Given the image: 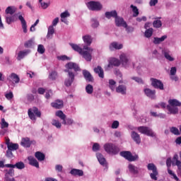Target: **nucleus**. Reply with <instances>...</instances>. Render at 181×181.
I'll return each mask as SVG.
<instances>
[{"mask_svg":"<svg viewBox=\"0 0 181 181\" xmlns=\"http://www.w3.org/2000/svg\"><path fill=\"white\" fill-rule=\"evenodd\" d=\"M35 157L40 162H42V161L45 160V159L46 158V156L45 155V153H42L40 151L35 152Z\"/></svg>","mask_w":181,"mask_h":181,"instance_id":"a878e982","label":"nucleus"},{"mask_svg":"<svg viewBox=\"0 0 181 181\" xmlns=\"http://www.w3.org/2000/svg\"><path fill=\"white\" fill-rule=\"evenodd\" d=\"M122 47H124L122 44H118V42H112L109 46V49L111 51L114 50V49H115L116 50H119L122 49Z\"/></svg>","mask_w":181,"mask_h":181,"instance_id":"6ab92c4d","label":"nucleus"},{"mask_svg":"<svg viewBox=\"0 0 181 181\" xmlns=\"http://www.w3.org/2000/svg\"><path fill=\"white\" fill-rule=\"evenodd\" d=\"M130 8H132V9L134 18H136V16H138V15H139V10L138 9V7L132 4L130 6Z\"/></svg>","mask_w":181,"mask_h":181,"instance_id":"58836bf2","label":"nucleus"},{"mask_svg":"<svg viewBox=\"0 0 181 181\" xmlns=\"http://www.w3.org/2000/svg\"><path fill=\"white\" fill-rule=\"evenodd\" d=\"M53 35H54V27H53V25H49L47 35V39H52L53 37Z\"/></svg>","mask_w":181,"mask_h":181,"instance_id":"7c9ffc66","label":"nucleus"},{"mask_svg":"<svg viewBox=\"0 0 181 181\" xmlns=\"http://www.w3.org/2000/svg\"><path fill=\"white\" fill-rule=\"evenodd\" d=\"M18 19L21 21L23 33H28V24H26V21L22 15L18 16Z\"/></svg>","mask_w":181,"mask_h":181,"instance_id":"f3484780","label":"nucleus"},{"mask_svg":"<svg viewBox=\"0 0 181 181\" xmlns=\"http://www.w3.org/2000/svg\"><path fill=\"white\" fill-rule=\"evenodd\" d=\"M168 104L169 105L166 106V103H161L160 105L162 108H167L170 114H177V112H179V108H177V107H181V103L179 100L177 99H170Z\"/></svg>","mask_w":181,"mask_h":181,"instance_id":"f03ea898","label":"nucleus"},{"mask_svg":"<svg viewBox=\"0 0 181 181\" xmlns=\"http://www.w3.org/2000/svg\"><path fill=\"white\" fill-rule=\"evenodd\" d=\"M132 80H134V81L139 83V84H144V81L139 77H132Z\"/></svg>","mask_w":181,"mask_h":181,"instance_id":"680f3d73","label":"nucleus"},{"mask_svg":"<svg viewBox=\"0 0 181 181\" xmlns=\"http://www.w3.org/2000/svg\"><path fill=\"white\" fill-rule=\"evenodd\" d=\"M152 35H153V28H152L146 29V30L144 33V36L146 37H151Z\"/></svg>","mask_w":181,"mask_h":181,"instance_id":"ea45409f","label":"nucleus"},{"mask_svg":"<svg viewBox=\"0 0 181 181\" xmlns=\"http://www.w3.org/2000/svg\"><path fill=\"white\" fill-rule=\"evenodd\" d=\"M66 69L64 70L65 73H68L67 77L64 81V86L66 87H71V86L74 83L76 78V73L77 71H81V69L78 66V64L74 62H69L65 65Z\"/></svg>","mask_w":181,"mask_h":181,"instance_id":"f257e3e1","label":"nucleus"},{"mask_svg":"<svg viewBox=\"0 0 181 181\" xmlns=\"http://www.w3.org/2000/svg\"><path fill=\"white\" fill-rule=\"evenodd\" d=\"M94 72L96 73V74H98L100 78H104V70L100 66L94 68Z\"/></svg>","mask_w":181,"mask_h":181,"instance_id":"5701e85b","label":"nucleus"},{"mask_svg":"<svg viewBox=\"0 0 181 181\" xmlns=\"http://www.w3.org/2000/svg\"><path fill=\"white\" fill-rule=\"evenodd\" d=\"M132 138L136 144H141V136L136 132H132Z\"/></svg>","mask_w":181,"mask_h":181,"instance_id":"393cba45","label":"nucleus"},{"mask_svg":"<svg viewBox=\"0 0 181 181\" xmlns=\"http://www.w3.org/2000/svg\"><path fill=\"white\" fill-rule=\"evenodd\" d=\"M21 145L23 148H30L31 145H36V141H30L29 137H23L21 139Z\"/></svg>","mask_w":181,"mask_h":181,"instance_id":"1a4fd4ad","label":"nucleus"},{"mask_svg":"<svg viewBox=\"0 0 181 181\" xmlns=\"http://www.w3.org/2000/svg\"><path fill=\"white\" fill-rule=\"evenodd\" d=\"M9 127V124L5 121L4 118L1 119V128L4 129V128H8Z\"/></svg>","mask_w":181,"mask_h":181,"instance_id":"864d4df0","label":"nucleus"},{"mask_svg":"<svg viewBox=\"0 0 181 181\" xmlns=\"http://www.w3.org/2000/svg\"><path fill=\"white\" fill-rule=\"evenodd\" d=\"M41 114H28L29 118L32 119V121H36L37 118H40Z\"/></svg>","mask_w":181,"mask_h":181,"instance_id":"49530a36","label":"nucleus"},{"mask_svg":"<svg viewBox=\"0 0 181 181\" xmlns=\"http://www.w3.org/2000/svg\"><path fill=\"white\" fill-rule=\"evenodd\" d=\"M29 54V50L20 51L18 54L17 60H22L25 56Z\"/></svg>","mask_w":181,"mask_h":181,"instance_id":"2f4dec72","label":"nucleus"},{"mask_svg":"<svg viewBox=\"0 0 181 181\" xmlns=\"http://www.w3.org/2000/svg\"><path fill=\"white\" fill-rule=\"evenodd\" d=\"M57 117L62 119L64 125H73L74 124V120L70 117L67 118L65 114H57Z\"/></svg>","mask_w":181,"mask_h":181,"instance_id":"9d476101","label":"nucleus"},{"mask_svg":"<svg viewBox=\"0 0 181 181\" xmlns=\"http://www.w3.org/2000/svg\"><path fill=\"white\" fill-rule=\"evenodd\" d=\"M16 12V8L15 7L8 6L5 10V13L6 15H13Z\"/></svg>","mask_w":181,"mask_h":181,"instance_id":"f704fd0d","label":"nucleus"},{"mask_svg":"<svg viewBox=\"0 0 181 181\" xmlns=\"http://www.w3.org/2000/svg\"><path fill=\"white\" fill-rule=\"evenodd\" d=\"M60 16H61V19H64L66 18H69V16H70V13H69V11H64L61 13Z\"/></svg>","mask_w":181,"mask_h":181,"instance_id":"e2e57ef3","label":"nucleus"},{"mask_svg":"<svg viewBox=\"0 0 181 181\" xmlns=\"http://www.w3.org/2000/svg\"><path fill=\"white\" fill-rule=\"evenodd\" d=\"M137 131L140 132V134H143L144 135H147V136H151L153 138L155 136V133L152 131V129L145 127V126H140L137 128Z\"/></svg>","mask_w":181,"mask_h":181,"instance_id":"423d86ee","label":"nucleus"},{"mask_svg":"<svg viewBox=\"0 0 181 181\" xmlns=\"http://www.w3.org/2000/svg\"><path fill=\"white\" fill-rule=\"evenodd\" d=\"M6 168H11L13 169L14 168H16L17 169H25V163L21 161L18 163H16L15 165L13 164H6Z\"/></svg>","mask_w":181,"mask_h":181,"instance_id":"2eb2a0df","label":"nucleus"},{"mask_svg":"<svg viewBox=\"0 0 181 181\" xmlns=\"http://www.w3.org/2000/svg\"><path fill=\"white\" fill-rule=\"evenodd\" d=\"M91 22H92L91 27L93 29H95V28H98V26L100 25V23H98V21L95 20V18H93L91 20Z\"/></svg>","mask_w":181,"mask_h":181,"instance_id":"3c124183","label":"nucleus"},{"mask_svg":"<svg viewBox=\"0 0 181 181\" xmlns=\"http://www.w3.org/2000/svg\"><path fill=\"white\" fill-rule=\"evenodd\" d=\"M119 127V122L115 120L112 122L111 127L112 129H117Z\"/></svg>","mask_w":181,"mask_h":181,"instance_id":"bf43d9fd","label":"nucleus"},{"mask_svg":"<svg viewBox=\"0 0 181 181\" xmlns=\"http://www.w3.org/2000/svg\"><path fill=\"white\" fill-rule=\"evenodd\" d=\"M115 25L117 28H124V26H127V22L124 20V18L117 16L115 19Z\"/></svg>","mask_w":181,"mask_h":181,"instance_id":"ddd939ff","label":"nucleus"},{"mask_svg":"<svg viewBox=\"0 0 181 181\" xmlns=\"http://www.w3.org/2000/svg\"><path fill=\"white\" fill-rule=\"evenodd\" d=\"M123 28L126 29V32H127V33H131V32H134V28L128 26L127 23H126V26H124Z\"/></svg>","mask_w":181,"mask_h":181,"instance_id":"052dcab7","label":"nucleus"},{"mask_svg":"<svg viewBox=\"0 0 181 181\" xmlns=\"http://www.w3.org/2000/svg\"><path fill=\"white\" fill-rule=\"evenodd\" d=\"M69 45L71 46V47H72L73 50H75V52H78V53H79V54L83 51V49L76 44L70 43Z\"/></svg>","mask_w":181,"mask_h":181,"instance_id":"4c0bfd02","label":"nucleus"},{"mask_svg":"<svg viewBox=\"0 0 181 181\" xmlns=\"http://www.w3.org/2000/svg\"><path fill=\"white\" fill-rule=\"evenodd\" d=\"M49 80H56L57 78V72L56 71H54L51 72L49 75Z\"/></svg>","mask_w":181,"mask_h":181,"instance_id":"09e8293b","label":"nucleus"},{"mask_svg":"<svg viewBox=\"0 0 181 181\" xmlns=\"http://www.w3.org/2000/svg\"><path fill=\"white\" fill-rule=\"evenodd\" d=\"M83 76L84 78L86 80V81H89V82L94 81V78L93 77L90 71L87 70H83Z\"/></svg>","mask_w":181,"mask_h":181,"instance_id":"aec40b11","label":"nucleus"},{"mask_svg":"<svg viewBox=\"0 0 181 181\" xmlns=\"http://www.w3.org/2000/svg\"><path fill=\"white\" fill-rule=\"evenodd\" d=\"M5 97L7 98V100H12L13 98V93L12 92L6 93Z\"/></svg>","mask_w":181,"mask_h":181,"instance_id":"338daca9","label":"nucleus"},{"mask_svg":"<svg viewBox=\"0 0 181 181\" xmlns=\"http://www.w3.org/2000/svg\"><path fill=\"white\" fill-rule=\"evenodd\" d=\"M86 91L88 94H93V86L90 84H88L86 87Z\"/></svg>","mask_w":181,"mask_h":181,"instance_id":"603ef678","label":"nucleus"},{"mask_svg":"<svg viewBox=\"0 0 181 181\" xmlns=\"http://www.w3.org/2000/svg\"><path fill=\"white\" fill-rule=\"evenodd\" d=\"M6 22L8 25H11L13 22H15V16H5Z\"/></svg>","mask_w":181,"mask_h":181,"instance_id":"e433bc0d","label":"nucleus"},{"mask_svg":"<svg viewBox=\"0 0 181 181\" xmlns=\"http://www.w3.org/2000/svg\"><path fill=\"white\" fill-rule=\"evenodd\" d=\"M42 1L43 0H39V2L41 5V8L42 9H47V8H49V6L50 5L49 3H45V2H42Z\"/></svg>","mask_w":181,"mask_h":181,"instance_id":"5fc2aeb1","label":"nucleus"},{"mask_svg":"<svg viewBox=\"0 0 181 181\" xmlns=\"http://www.w3.org/2000/svg\"><path fill=\"white\" fill-rule=\"evenodd\" d=\"M6 156L7 158H13V153H12V150H9L8 148L6 151Z\"/></svg>","mask_w":181,"mask_h":181,"instance_id":"69168bd1","label":"nucleus"},{"mask_svg":"<svg viewBox=\"0 0 181 181\" xmlns=\"http://www.w3.org/2000/svg\"><path fill=\"white\" fill-rule=\"evenodd\" d=\"M51 106L56 110H61L64 107V103L62 100H57L54 102L51 103Z\"/></svg>","mask_w":181,"mask_h":181,"instance_id":"4468645a","label":"nucleus"},{"mask_svg":"<svg viewBox=\"0 0 181 181\" xmlns=\"http://www.w3.org/2000/svg\"><path fill=\"white\" fill-rule=\"evenodd\" d=\"M150 81L151 82L152 87L154 88H158V90H164L163 83H162V81L155 78H150Z\"/></svg>","mask_w":181,"mask_h":181,"instance_id":"9b49d317","label":"nucleus"},{"mask_svg":"<svg viewBox=\"0 0 181 181\" xmlns=\"http://www.w3.org/2000/svg\"><path fill=\"white\" fill-rule=\"evenodd\" d=\"M147 169L148 170L152 171V173H150L151 179H152V180H158V175H159V173H158V168H156V165L153 163H148Z\"/></svg>","mask_w":181,"mask_h":181,"instance_id":"39448f33","label":"nucleus"},{"mask_svg":"<svg viewBox=\"0 0 181 181\" xmlns=\"http://www.w3.org/2000/svg\"><path fill=\"white\" fill-rule=\"evenodd\" d=\"M153 28H156V29H159V28L162 27V21L160 20H156L153 22Z\"/></svg>","mask_w":181,"mask_h":181,"instance_id":"37998d69","label":"nucleus"},{"mask_svg":"<svg viewBox=\"0 0 181 181\" xmlns=\"http://www.w3.org/2000/svg\"><path fill=\"white\" fill-rule=\"evenodd\" d=\"M7 149H8V151H18V149H19V144L11 143L7 146Z\"/></svg>","mask_w":181,"mask_h":181,"instance_id":"c9c22d12","label":"nucleus"},{"mask_svg":"<svg viewBox=\"0 0 181 181\" xmlns=\"http://www.w3.org/2000/svg\"><path fill=\"white\" fill-rule=\"evenodd\" d=\"M6 172H7L5 175H7V176H10V177H13L15 176V170L13 168H11L8 170H6Z\"/></svg>","mask_w":181,"mask_h":181,"instance_id":"de8ad7c7","label":"nucleus"},{"mask_svg":"<svg viewBox=\"0 0 181 181\" xmlns=\"http://www.w3.org/2000/svg\"><path fill=\"white\" fill-rule=\"evenodd\" d=\"M28 114H40V111L36 107H33V108H30L28 111Z\"/></svg>","mask_w":181,"mask_h":181,"instance_id":"79ce46f5","label":"nucleus"},{"mask_svg":"<svg viewBox=\"0 0 181 181\" xmlns=\"http://www.w3.org/2000/svg\"><path fill=\"white\" fill-rule=\"evenodd\" d=\"M93 152H97L100 151V144L98 143H94L92 148Z\"/></svg>","mask_w":181,"mask_h":181,"instance_id":"13d9d810","label":"nucleus"},{"mask_svg":"<svg viewBox=\"0 0 181 181\" xmlns=\"http://www.w3.org/2000/svg\"><path fill=\"white\" fill-rule=\"evenodd\" d=\"M105 17L107 18V19L110 18H115V19H116L118 17V13L117 11H107L105 13Z\"/></svg>","mask_w":181,"mask_h":181,"instance_id":"bb28decb","label":"nucleus"},{"mask_svg":"<svg viewBox=\"0 0 181 181\" xmlns=\"http://www.w3.org/2000/svg\"><path fill=\"white\" fill-rule=\"evenodd\" d=\"M170 132L171 134H173L174 135L179 136L180 135V132H179V129L177 127H173L170 129Z\"/></svg>","mask_w":181,"mask_h":181,"instance_id":"c03bdc74","label":"nucleus"},{"mask_svg":"<svg viewBox=\"0 0 181 181\" xmlns=\"http://www.w3.org/2000/svg\"><path fill=\"white\" fill-rule=\"evenodd\" d=\"M165 39H168V35H163L161 37H154L153 43L154 45H159L164 42Z\"/></svg>","mask_w":181,"mask_h":181,"instance_id":"c85d7f7f","label":"nucleus"},{"mask_svg":"<svg viewBox=\"0 0 181 181\" xmlns=\"http://www.w3.org/2000/svg\"><path fill=\"white\" fill-rule=\"evenodd\" d=\"M121 64V62H119V59H117L115 58H112L108 65H107V67L110 69V68H112L113 66H115V67H118V66H119Z\"/></svg>","mask_w":181,"mask_h":181,"instance_id":"4be33fe9","label":"nucleus"},{"mask_svg":"<svg viewBox=\"0 0 181 181\" xmlns=\"http://www.w3.org/2000/svg\"><path fill=\"white\" fill-rule=\"evenodd\" d=\"M28 160L29 162V165H30L31 166H35V168L39 169V162H37V160H36L35 157L29 156L28 158Z\"/></svg>","mask_w":181,"mask_h":181,"instance_id":"412c9836","label":"nucleus"},{"mask_svg":"<svg viewBox=\"0 0 181 181\" xmlns=\"http://www.w3.org/2000/svg\"><path fill=\"white\" fill-rule=\"evenodd\" d=\"M115 84H117V82H115V81L112 79L109 80V87L112 91H114L115 90Z\"/></svg>","mask_w":181,"mask_h":181,"instance_id":"a18cd8bd","label":"nucleus"},{"mask_svg":"<svg viewBox=\"0 0 181 181\" xmlns=\"http://www.w3.org/2000/svg\"><path fill=\"white\" fill-rule=\"evenodd\" d=\"M88 8L90 11H101L103 5L98 1H91L88 3Z\"/></svg>","mask_w":181,"mask_h":181,"instance_id":"6e6552de","label":"nucleus"},{"mask_svg":"<svg viewBox=\"0 0 181 181\" xmlns=\"http://www.w3.org/2000/svg\"><path fill=\"white\" fill-rule=\"evenodd\" d=\"M4 179L6 181H15V178L9 177L8 175H5Z\"/></svg>","mask_w":181,"mask_h":181,"instance_id":"774afa93","label":"nucleus"},{"mask_svg":"<svg viewBox=\"0 0 181 181\" xmlns=\"http://www.w3.org/2000/svg\"><path fill=\"white\" fill-rule=\"evenodd\" d=\"M82 39L85 43L86 45L88 47V46H91V44L93 43V37L90 35H86L82 37Z\"/></svg>","mask_w":181,"mask_h":181,"instance_id":"dca6fc26","label":"nucleus"},{"mask_svg":"<svg viewBox=\"0 0 181 181\" xmlns=\"http://www.w3.org/2000/svg\"><path fill=\"white\" fill-rule=\"evenodd\" d=\"M144 94H146L148 98H151V100H155V98H156V90H155L145 88Z\"/></svg>","mask_w":181,"mask_h":181,"instance_id":"f8f14e48","label":"nucleus"},{"mask_svg":"<svg viewBox=\"0 0 181 181\" xmlns=\"http://www.w3.org/2000/svg\"><path fill=\"white\" fill-rule=\"evenodd\" d=\"M37 52L40 54H43L45 52H46V49H45V46L43 45H39L37 47Z\"/></svg>","mask_w":181,"mask_h":181,"instance_id":"8fccbe9b","label":"nucleus"},{"mask_svg":"<svg viewBox=\"0 0 181 181\" xmlns=\"http://www.w3.org/2000/svg\"><path fill=\"white\" fill-rule=\"evenodd\" d=\"M116 91L124 95L127 94V87L124 85H119L117 88H116Z\"/></svg>","mask_w":181,"mask_h":181,"instance_id":"c756f323","label":"nucleus"},{"mask_svg":"<svg viewBox=\"0 0 181 181\" xmlns=\"http://www.w3.org/2000/svg\"><path fill=\"white\" fill-rule=\"evenodd\" d=\"M128 168L130 173H133V175H138V173H139L138 168L135 167V165L132 164H129Z\"/></svg>","mask_w":181,"mask_h":181,"instance_id":"72a5a7b5","label":"nucleus"},{"mask_svg":"<svg viewBox=\"0 0 181 181\" xmlns=\"http://www.w3.org/2000/svg\"><path fill=\"white\" fill-rule=\"evenodd\" d=\"M39 23V19L36 20L35 23L31 25L30 28V32H35V27L37 26V24Z\"/></svg>","mask_w":181,"mask_h":181,"instance_id":"0e129e2a","label":"nucleus"},{"mask_svg":"<svg viewBox=\"0 0 181 181\" xmlns=\"http://www.w3.org/2000/svg\"><path fill=\"white\" fill-rule=\"evenodd\" d=\"M71 175L73 176H83L84 175V172L82 170H78L74 168L70 171Z\"/></svg>","mask_w":181,"mask_h":181,"instance_id":"cd10ccee","label":"nucleus"},{"mask_svg":"<svg viewBox=\"0 0 181 181\" xmlns=\"http://www.w3.org/2000/svg\"><path fill=\"white\" fill-rule=\"evenodd\" d=\"M93 48L88 47V46H83V48L81 52V56L86 60V62H90L92 59V53H93Z\"/></svg>","mask_w":181,"mask_h":181,"instance_id":"20e7f679","label":"nucleus"},{"mask_svg":"<svg viewBox=\"0 0 181 181\" xmlns=\"http://www.w3.org/2000/svg\"><path fill=\"white\" fill-rule=\"evenodd\" d=\"M52 125L56 127V128H57L58 129H60V128H62V123L59 122V120L54 119L52 120Z\"/></svg>","mask_w":181,"mask_h":181,"instance_id":"a19ab883","label":"nucleus"},{"mask_svg":"<svg viewBox=\"0 0 181 181\" xmlns=\"http://www.w3.org/2000/svg\"><path fill=\"white\" fill-rule=\"evenodd\" d=\"M33 45V40H29L24 43L25 47H32Z\"/></svg>","mask_w":181,"mask_h":181,"instance_id":"4d7b16f0","label":"nucleus"},{"mask_svg":"<svg viewBox=\"0 0 181 181\" xmlns=\"http://www.w3.org/2000/svg\"><path fill=\"white\" fill-rule=\"evenodd\" d=\"M164 57H165L167 60H169V62H173V60H175V58L172 57L170 54H169V52H164Z\"/></svg>","mask_w":181,"mask_h":181,"instance_id":"6e6d98bb","label":"nucleus"},{"mask_svg":"<svg viewBox=\"0 0 181 181\" xmlns=\"http://www.w3.org/2000/svg\"><path fill=\"white\" fill-rule=\"evenodd\" d=\"M96 156L100 165H103V166L107 165V160H105V158H104V156H103V154H101L100 153H98L96 154Z\"/></svg>","mask_w":181,"mask_h":181,"instance_id":"b1692460","label":"nucleus"},{"mask_svg":"<svg viewBox=\"0 0 181 181\" xmlns=\"http://www.w3.org/2000/svg\"><path fill=\"white\" fill-rule=\"evenodd\" d=\"M120 155L124 158V159L129 160V162H135V160H138L139 158L138 155L132 156L131 151H121Z\"/></svg>","mask_w":181,"mask_h":181,"instance_id":"0eeeda50","label":"nucleus"},{"mask_svg":"<svg viewBox=\"0 0 181 181\" xmlns=\"http://www.w3.org/2000/svg\"><path fill=\"white\" fill-rule=\"evenodd\" d=\"M120 62H122L123 66H126L128 64L129 59L127 58L125 54H122L119 56Z\"/></svg>","mask_w":181,"mask_h":181,"instance_id":"473e14b6","label":"nucleus"},{"mask_svg":"<svg viewBox=\"0 0 181 181\" xmlns=\"http://www.w3.org/2000/svg\"><path fill=\"white\" fill-rule=\"evenodd\" d=\"M103 148L109 155H117L119 152V148L112 143L105 144Z\"/></svg>","mask_w":181,"mask_h":181,"instance_id":"7ed1b4c3","label":"nucleus"},{"mask_svg":"<svg viewBox=\"0 0 181 181\" xmlns=\"http://www.w3.org/2000/svg\"><path fill=\"white\" fill-rule=\"evenodd\" d=\"M7 80H11V81H13V83H16V84H18V83L21 81L19 76L15 73H11L8 78H7Z\"/></svg>","mask_w":181,"mask_h":181,"instance_id":"a211bd4d","label":"nucleus"}]
</instances>
